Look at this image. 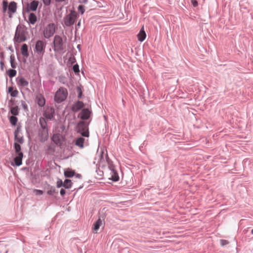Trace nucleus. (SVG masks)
Here are the masks:
<instances>
[{"label": "nucleus", "instance_id": "nucleus-28", "mask_svg": "<svg viewBox=\"0 0 253 253\" xmlns=\"http://www.w3.org/2000/svg\"><path fill=\"white\" fill-rule=\"evenodd\" d=\"M17 72L13 69H9L7 71V74L10 78H13L16 75Z\"/></svg>", "mask_w": 253, "mask_h": 253}, {"label": "nucleus", "instance_id": "nucleus-26", "mask_svg": "<svg viewBox=\"0 0 253 253\" xmlns=\"http://www.w3.org/2000/svg\"><path fill=\"white\" fill-rule=\"evenodd\" d=\"M75 174L74 171L71 170H67L64 171V175L66 177H73Z\"/></svg>", "mask_w": 253, "mask_h": 253}, {"label": "nucleus", "instance_id": "nucleus-14", "mask_svg": "<svg viewBox=\"0 0 253 253\" xmlns=\"http://www.w3.org/2000/svg\"><path fill=\"white\" fill-rule=\"evenodd\" d=\"M16 156L14 158V163L17 166H20L22 164V159L23 157V153L15 154Z\"/></svg>", "mask_w": 253, "mask_h": 253}, {"label": "nucleus", "instance_id": "nucleus-44", "mask_svg": "<svg viewBox=\"0 0 253 253\" xmlns=\"http://www.w3.org/2000/svg\"><path fill=\"white\" fill-rule=\"evenodd\" d=\"M67 0H55V2H57V3H62V2H65Z\"/></svg>", "mask_w": 253, "mask_h": 253}, {"label": "nucleus", "instance_id": "nucleus-41", "mask_svg": "<svg viewBox=\"0 0 253 253\" xmlns=\"http://www.w3.org/2000/svg\"><path fill=\"white\" fill-rule=\"evenodd\" d=\"M0 68H1V70H3L4 62L2 60L0 62Z\"/></svg>", "mask_w": 253, "mask_h": 253}, {"label": "nucleus", "instance_id": "nucleus-13", "mask_svg": "<svg viewBox=\"0 0 253 253\" xmlns=\"http://www.w3.org/2000/svg\"><path fill=\"white\" fill-rule=\"evenodd\" d=\"M84 106V103L82 101H78L76 102L72 106V110L73 112H78Z\"/></svg>", "mask_w": 253, "mask_h": 253}, {"label": "nucleus", "instance_id": "nucleus-46", "mask_svg": "<svg viewBox=\"0 0 253 253\" xmlns=\"http://www.w3.org/2000/svg\"><path fill=\"white\" fill-rule=\"evenodd\" d=\"M80 25H81V22H80V21H79V22H78V23L77 24V26L78 27H80Z\"/></svg>", "mask_w": 253, "mask_h": 253}, {"label": "nucleus", "instance_id": "nucleus-43", "mask_svg": "<svg viewBox=\"0 0 253 253\" xmlns=\"http://www.w3.org/2000/svg\"><path fill=\"white\" fill-rule=\"evenodd\" d=\"M66 192L65 190L63 189H61L60 190V194L62 196H63L65 194Z\"/></svg>", "mask_w": 253, "mask_h": 253}, {"label": "nucleus", "instance_id": "nucleus-21", "mask_svg": "<svg viewBox=\"0 0 253 253\" xmlns=\"http://www.w3.org/2000/svg\"><path fill=\"white\" fill-rule=\"evenodd\" d=\"M52 141L58 145H61L60 136L58 134H54L52 137Z\"/></svg>", "mask_w": 253, "mask_h": 253}, {"label": "nucleus", "instance_id": "nucleus-33", "mask_svg": "<svg viewBox=\"0 0 253 253\" xmlns=\"http://www.w3.org/2000/svg\"><path fill=\"white\" fill-rule=\"evenodd\" d=\"M18 94V91L17 90L15 89L12 91V92L10 93V95L12 97H16Z\"/></svg>", "mask_w": 253, "mask_h": 253}, {"label": "nucleus", "instance_id": "nucleus-25", "mask_svg": "<svg viewBox=\"0 0 253 253\" xmlns=\"http://www.w3.org/2000/svg\"><path fill=\"white\" fill-rule=\"evenodd\" d=\"M72 186V182L71 180L69 179H66L65 180L64 182H63V187L65 188H70Z\"/></svg>", "mask_w": 253, "mask_h": 253}, {"label": "nucleus", "instance_id": "nucleus-37", "mask_svg": "<svg viewBox=\"0 0 253 253\" xmlns=\"http://www.w3.org/2000/svg\"><path fill=\"white\" fill-rule=\"evenodd\" d=\"M220 242L221 245L222 246L226 245L228 244V242L225 240H221Z\"/></svg>", "mask_w": 253, "mask_h": 253}, {"label": "nucleus", "instance_id": "nucleus-32", "mask_svg": "<svg viewBox=\"0 0 253 253\" xmlns=\"http://www.w3.org/2000/svg\"><path fill=\"white\" fill-rule=\"evenodd\" d=\"M8 6V3L6 0H3L2 2V12L5 13L7 10Z\"/></svg>", "mask_w": 253, "mask_h": 253}, {"label": "nucleus", "instance_id": "nucleus-12", "mask_svg": "<svg viewBox=\"0 0 253 253\" xmlns=\"http://www.w3.org/2000/svg\"><path fill=\"white\" fill-rule=\"evenodd\" d=\"M39 1L33 0L27 5V9L29 11H35L37 10L39 5Z\"/></svg>", "mask_w": 253, "mask_h": 253}, {"label": "nucleus", "instance_id": "nucleus-31", "mask_svg": "<svg viewBox=\"0 0 253 253\" xmlns=\"http://www.w3.org/2000/svg\"><path fill=\"white\" fill-rule=\"evenodd\" d=\"M38 103L40 106H43L45 104V100L43 97L38 98Z\"/></svg>", "mask_w": 253, "mask_h": 253}, {"label": "nucleus", "instance_id": "nucleus-22", "mask_svg": "<svg viewBox=\"0 0 253 253\" xmlns=\"http://www.w3.org/2000/svg\"><path fill=\"white\" fill-rule=\"evenodd\" d=\"M10 62L11 66L12 68L15 69L17 67V63L15 61V56L13 54L10 55Z\"/></svg>", "mask_w": 253, "mask_h": 253}, {"label": "nucleus", "instance_id": "nucleus-24", "mask_svg": "<svg viewBox=\"0 0 253 253\" xmlns=\"http://www.w3.org/2000/svg\"><path fill=\"white\" fill-rule=\"evenodd\" d=\"M14 149L15 152V154H18L20 153H22L21 151V148L20 144H18L17 142L14 143Z\"/></svg>", "mask_w": 253, "mask_h": 253}, {"label": "nucleus", "instance_id": "nucleus-8", "mask_svg": "<svg viewBox=\"0 0 253 253\" xmlns=\"http://www.w3.org/2000/svg\"><path fill=\"white\" fill-rule=\"evenodd\" d=\"M16 81L17 84L20 88L27 87L29 84V82L22 77L17 78Z\"/></svg>", "mask_w": 253, "mask_h": 253}, {"label": "nucleus", "instance_id": "nucleus-19", "mask_svg": "<svg viewBox=\"0 0 253 253\" xmlns=\"http://www.w3.org/2000/svg\"><path fill=\"white\" fill-rule=\"evenodd\" d=\"M102 224V221L100 218H99L94 224L93 229L95 233H97V231L99 228L100 226Z\"/></svg>", "mask_w": 253, "mask_h": 253}, {"label": "nucleus", "instance_id": "nucleus-48", "mask_svg": "<svg viewBox=\"0 0 253 253\" xmlns=\"http://www.w3.org/2000/svg\"><path fill=\"white\" fill-rule=\"evenodd\" d=\"M119 178L118 176H117V178H113V180L115 181H117L118 180Z\"/></svg>", "mask_w": 253, "mask_h": 253}, {"label": "nucleus", "instance_id": "nucleus-30", "mask_svg": "<svg viewBox=\"0 0 253 253\" xmlns=\"http://www.w3.org/2000/svg\"><path fill=\"white\" fill-rule=\"evenodd\" d=\"M9 120L11 125L15 126L17 122L18 119L15 116H11L10 117Z\"/></svg>", "mask_w": 253, "mask_h": 253}, {"label": "nucleus", "instance_id": "nucleus-35", "mask_svg": "<svg viewBox=\"0 0 253 253\" xmlns=\"http://www.w3.org/2000/svg\"><path fill=\"white\" fill-rule=\"evenodd\" d=\"M73 70L75 73L79 72V66L77 64L74 65L73 67Z\"/></svg>", "mask_w": 253, "mask_h": 253}, {"label": "nucleus", "instance_id": "nucleus-11", "mask_svg": "<svg viewBox=\"0 0 253 253\" xmlns=\"http://www.w3.org/2000/svg\"><path fill=\"white\" fill-rule=\"evenodd\" d=\"M54 114V110L52 108H47L44 113V116L46 119L51 120Z\"/></svg>", "mask_w": 253, "mask_h": 253}, {"label": "nucleus", "instance_id": "nucleus-40", "mask_svg": "<svg viewBox=\"0 0 253 253\" xmlns=\"http://www.w3.org/2000/svg\"><path fill=\"white\" fill-rule=\"evenodd\" d=\"M34 192H35L36 195H42L43 193L42 191L40 190H35L34 191Z\"/></svg>", "mask_w": 253, "mask_h": 253}, {"label": "nucleus", "instance_id": "nucleus-50", "mask_svg": "<svg viewBox=\"0 0 253 253\" xmlns=\"http://www.w3.org/2000/svg\"><path fill=\"white\" fill-rule=\"evenodd\" d=\"M103 151H101V152L100 153L101 158L103 157Z\"/></svg>", "mask_w": 253, "mask_h": 253}, {"label": "nucleus", "instance_id": "nucleus-16", "mask_svg": "<svg viewBox=\"0 0 253 253\" xmlns=\"http://www.w3.org/2000/svg\"><path fill=\"white\" fill-rule=\"evenodd\" d=\"M146 34L144 30L143 27L140 30L139 33L137 35L138 40L140 42H143L146 38Z\"/></svg>", "mask_w": 253, "mask_h": 253}, {"label": "nucleus", "instance_id": "nucleus-47", "mask_svg": "<svg viewBox=\"0 0 253 253\" xmlns=\"http://www.w3.org/2000/svg\"><path fill=\"white\" fill-rule=\"evenodd\" d=\"M47 193L49 194V195H51L52 194V191H47Z\"/></svg>", "mask_w": 253, "mask_h": 253}, {"label": "nucleus", "instance_id": "nucleus-20", "mask_svg": "<svg viewBox=\"0 0 253 253\" xmlns=\"http://www.w3.org/2000/svg\"><path fill=\"white\" fill-rule=\"evenodd\" d=\"M28 20L30 23L35 24L37 20L36 15L33 13H31L28 17Z\"/></svg>", "mask_w": 253, "mask_h": 253}, {"label": "nucleus", "instance_id": "nucleus-45", "mask_svg": "<svg viewBox=\"0 0 253 253\" xmlns=\"http://www.w3.org/2000/svg\"><path fill=\"white\" fill-rule=\"evenodd\" d=\"M13 91V88L12 87H9L8 88V92H10V93L12 92V91Z\"/></svg>", "mask_w": 253, "mask_h": 253}, {"label": "nucleus", "instance_id": "nucleus-17", "mask_svg": "<svg viewBox=\"0 0 253 253\" xmlns=\"http://www.w3.org/2000/svg\"><path fill=\"white\" fill-rule=\"evenodd\" d=\"M17 9V4L14 1L11 2L8 5V11L11 13H15Z\"/></svg>", "mask_w": 253, "mask_h": 253}, {"label": "nucleus", "instance_id": "nucleus-7", "mask_svg": "<svg viewBox=\"0 0 253 253\" xmlns=\"http://www.w3.org/2000/svg\"><path fill=\"white\" fill-rule=\"evenodd\" d=\"M55 27L54 24H48L44 29L43 35L45 38L52 36L55 33Z\"/></svg>", "mask_w": 253, "mask_h": 253}, {"label": "nucleus", "instance_id": "nucleus-5", "mask_svg": "<svg viewBox=\"0 0 253 253\" xmlns=\"http://www.w3.org/2000/svg\"><path fill=\"white\" fill-rule=\"evenodd\" d=\"M77 17V14L74 11H71L70 14L67 15L64 18V23L66 26H70L73 25Z\"/></svg>", "mask_w": 253, "mask_h": 253}, {"label": "nucleus", "instance_id": "nucleus-4", "mask_svg": "<svg viewBox=\"0 0 253 253\" xmlns=\"http://www.w3.org/2000/svg\"><path fill=\"white\" fill-rule=\"evenodd\" d=\"M54 50L55 51L60 52L63 50V43L62 38L56 35L54 39Z\"/></svg>", "mask_w": 253, "mask_h": 253}, {"label": "nucleus", "instance_id": "nucleus-3", "mask_svg": "<svg viewBox=\"0 0 253 253\" xmlns=\"http://www.w3.org/2000/svg\"><path fill=\"white\" fill-rule=\"evenodd\" d=\"M88 125L84 121H81L78 124V132L84 137H89Z\"/></svg>", "mask_w": 253, "mask_h": 253}, {"label": "nucleus", "instance_id": "nucleus-51", "mask_svg": "<svg viewBox=\"0 0 253 253\" xmlns=\"http://www.w3.org/2000/svg\"><path fill=\"white\" fill-rule=\"evenodd\" d=\"M81 95H82V92H81L79 93L78 97H80L81 96Z\"/></svg>", "mask_w": 253, "mask_h": 253}, {"label": "nucleus", "instance_id": "nucleus-34", "mask_svg": "<svg viewBox=\"0 0 253 253\" xmlns=\"http://www.w3.org/2000/svg\"><path fill=\"white\" fill-rule=\"evenodd\" d=\"M61 186H63V182L60 179H59L57 181V187L58 188L61 187Z\"/></svg>", "mask_w": 253, "mask_h": 253}, {"label": "nucleus", "instance_id": "nucleus-39", "mask_svg": "<svg viewBox=\"0 0 253 253\" xmlns=\"http://www.w3.org/2000/svg\"><path fill=\"white\" fill-rule=\"evenodd\" d=\"M191 2L194 7L198 6V3L196 0H191Z\"/></svg>", "mask_w": 253, "mask_h": 253}, {"label": "nucleus", "instance_id": "nucleus-42", "mask_svg": "<svg viewBox=\"0 0 253 253\" xmlns=\"http://www.w3.org/2000/svg\"><path fill=\"white\" fill-rule=\"evenodd\" d=\"M22 106H23V107L24 109L25 110H27V104L25 103V102H22Z\"/></svg>", "mask_w": 253, "mask_h": 253}, {"label": "nucleus", "instance_id": "nucleus-9", "mask_svg": "<svg viewBox=\"0 0 253 253\" xmlns=\"http://www.w3.org/2000/svg\"><path fill=\"white\" fill-rule=\"evenodd\" d=\"M40 140L44 142L48 138V133L47 128H43L39 133Z\"/></svg>", "mask_w": 253, "mask_h": 253}, {"label": "nucleus", "instance_id": "nucleus-10", "mask_svg": "<svg viewBox=\"0 0 253 253\" xmlns=\"http://www.w3.org/2000/svg\"><path fill=\"white\" fill-rule=\"evenodd\" d=\"M91 111L88 109H84L80 113V118L82 120H87L90 117Z\"/></svg>", "mask_w": 253, "mask_h": 253}, {"label": "nucleus", "instance_id": "nucleus-27", "mask_svg": "<svg viewBox=\"0 0 253 253\" xmlns=\"http://www.w3.org/2000/svg\"><path fill=\"white\" fill-rule=\"evenodd\" d=\"M40 123L42 126V127L43 128H46V122L45 121V120L44 118H41L40 119Z\"/></svg>", "mask_w": 253, "mask_h": 253}, {"label": "nucleus", "instance_id": "nucleus-52", "mask_svg": "<svg viewBox=\"0 0 253 253\" xmlns=\"http://www.w3.org/2000/svg\"><path fill=\"white\" fill-rule=\"evenodd\" d=\"M251 233H252V234H253V229L252 230Z\"/></svg>", "mask_w": 253, "mask_h": 253}, {"label": "nucleus", "instance_id": "nucleus-29", "mask_svg": "<svg viewBox=\"0 0 253 253\" xmlns=\"http://www.w3.org/2000/svg\"><path fill=\"white\" fill-rule=\"evenodd\" d=\"M11 113L14 116L18 115L19 111L18 106L12 107L10 110Z\"/></svg>", "mask_w": 253, "mask_h": 253}, {"label": "nucleus", "instance_id": "nucleus-18", "mask_svg": "<svg viewBox=\"0 0 253 253\" xmlns=\"http://www.w3.org/2000/svg\"><path fill=\"white\" fill-rule=\"evenodd\" d=\"M21 54L24 57H27L29 56L28 51V46L26 44H23L21 47Z\"/></svg>", "mask_w": 253, "mask_h": 253}, {"label": "nucleus", "instance_id": "nucleus-15", "mask_svg": "<svg viewBox=\"0 0 253 253\" xmlns=\"http://www.w3.org/2000/svg\"><path fill=\"white\" fill-rule=\"evenodd\" d=\"M14 140L18 144H22L24 142L23 137L19 135L18 129L14 131Z\"/></svg>", "mask_w": 253, "mask_h": 253}, {"label": "nucleus", "instance_id": "nucleus-1", "mask_svg": "<svg viewBox=\"0 0 253 253\" xmlns=\"http://www.w3.org/2000/svg\"><path fill=\"white\" fill-rule=\"evenodd\" d=\"M28 32L26 27L21 24L18 25L15 31L13 41L15 43H21L27 39Z\"/></svg>", "mask_w": 253, "mask_h": 253}, {"label": "nucleus", "instance_id": "nucleus-36", "mask_svg": "<svg viewBox=\"0 0 253 253\" xmlns=\"http://www.w3.org/2000/svg\"><path fill=\"white\" fill-rule=\"evenodd\" d=\"M78 9L81 12L82 14H83L84 12V6L82 5H79V6L78 7Z\"/></svg>", "mask_w": 253, "mask_h": 253}, {"label": "nucleus", "instance_id": "nucleus-23", "mask_svg": "<svg viewBox=\"0 0 253 253\" xmlns=\"http://www.w3.org/2000/svg\"><path fill=\"white\" fill-rule=\"evenodd\" d=\"M84 141V138L79 137L77 138L76 141V145L81 148H83Z\"/></svg>", "mask_w": 253, "mask_h": 253}, {"label": "nucleus", "instance_id": "nucleus-6", "mask_svg": "<svg viewBox=\"0 0 253 253\" xmlns=\"http://www.w3.org/2000/svg\"><path fill=\"white\" fill-rule=\"evenodd\" d=\"M45 43L41 40H39L36 42L35 45V52L41 56H42L44 52Z\"/></svg>", "mask_w": 253, "mask_h": 253}, {"label": "nucleus", "instance_id": "nucleus-49", "mask_svg": "<svg viewBox=\"0 0 253 253\" xmlns=\"http://www.w3.org/2000/svg\"><path fill=\"white\" fill-rule=\"evenodd\" d=\"M0 55H1V58H3V57H4V54H3V53L2 52H1V53H0Z\"/></svg>", "mask_w": 253, "mask_h": 253}, {"label": "nucleus", "instance_id": "nucleus-38", "mask_svg": "<svg viewBox=\"0 0 253 253\" xmlns=\"http://www.w3.org/2000/svg\"><path fill=\"white\" fill-rule=\"evenodd\" d=\"M43 4L46 5H49L50 4L51 0H42Z\"/></svg>", "mask_w": 253, "mask_h": 253}, {"label": "nucleus", "instance_id": "nucleus-2", "mask_svg": "<svg viewBox=\"0 0 253 253\" xmlns=\"http://www.w3.org/2000/svg\"><path fill=\"white\" fill-rule=\"evenodd\" d=\"M68 95V91L66 88L60 87L56 92L54 96V100L57 103H60L64 101Z\"/></svg>", "mask_w": 253, "mask_h": 253}]
</instances>
